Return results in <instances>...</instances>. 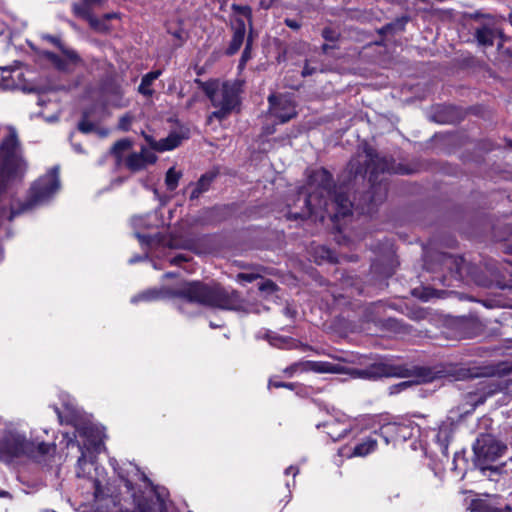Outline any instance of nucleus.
Returning a JSON list of instances; mask_svg holds the SVG:
<instances>
[{
  "instance_id": "28",
  "label": "nucleus",
  "mask_w": 512,
  "mask_h": 512,
  "mask_svg": "<svg viewBox=\"0 0 512 512\" xmlns=\"http://www.w3.org/2000/svg\"><path fill=\"white\" fill-rule=\"evenodd\" d=\"M80 450H81V456L78 458V461H77L76 474L78 477H85L87 474H90V470L86 471L85 466L87 465V461H86L85 453L82 450V448H80Z\"/></svg>"
},
{
  "instance_id": "43",
  "label": "nucleus",
  "mask_w": 512,
  "mask_h": 512,
  "mask_svg": "<svg viewBox=\"0 0 512 512\" xmlns=\"http://www.w3.org/2000/svg\"><path fill=\"white\" fill-rule=\"evenodd\" d=\"M103 0H84L86 6H90V9L94 6L102 4Z\"/></svg>"
},
{
  "instance_id": "56",
  "label": "nucleus",
  "mask_w": 512,
  "mask_h": 512,
  "mask_svg": "<svg viewBox=\"0 0 512 512\" xmlns=\"http://www.w3.org/2000/svg\"><path fill=\"white\" fill-rule=\"evenodd\" d=\"M99 443H100V441H97V440H92V441H91V444H92L93 446H95V447H96Z\"/></svg>"
},
{
  "instance_id": "11",
  "label": "nucleus",
  "mask_w": 512,
  "mask_h": 512,
  "mask_svg": "<svg viewBox=\"0 0 512 512\" xmlns=\"http://www.w3.org/2000/svg\"><path fill=\"white\" fill-rule=\"evenodd\" d=\"M234 33L232 36V39L230 41V44L226 50L227 55H234L236 54L239 49L241 48L245 34H246V26L242 19H237L233 25Z\"/></svg>"
},
{
  "instance_id": "46",
  "label": "nucleus",
  "mask_w": 512,
  "mask_h": 512,
  "mask_svg": "<svg viewBox=\"0 0 512 512\" xmlns=\"http://www.w3.org/2000/svg\"><path fill=\"white\" fill-rule=\"evenodd\" d=\"M298 472L299 470L294 466H290L285 470V474H293L294 477L298 474Z\"/></svg>"
},
{
  "instance_id": "47",
  "label": "nucleus",
  "mask_w": 512,
  "mask_h": 512,
  "mask_svg": "<svg viewBox=\"0 0 512 512\" xmlns=\"http://www.w3.org/2000/svg\"><path fill=\"white\" fill-rule=\"evenodd\" d=\"M184 260H185V258L182 255H178L171 260V263L178 264L179 262L184 261Z\"/></svg>"
},
{
  "instance_id": "36",
  "label": "nucleus",
  "mask_w": 512,
  "mask_h": 512,
  "mask_svg": "<svg viewBox=\"0 0 512 512\" xmlns=\"http://www.w3.org/2000/svg\"><path fill=\"white\" fill-rule=\"evenodd\" d=\"M260 277L259 274H256V273H239L237 275V280L239 282H253L255 281L256 279H258Z\"/></svg>"
},
{
  "instance_id": "18",
  "label": "nucleus",
  "mask_w": 512,
  "mask_h": 512,
  "mask_svg": "<svg viewBox=\"0 0 512 512\" xmlns=\"http://www.w3.org/2000/svg\"><path fill=\"white\" fill-rule=\"evenodd\" d=\"M485 401V398L476 393H468L465 396V403L459 408L460 412L463 414L471 413L475 410V408L482 404Z\"/></svg>"
},
{
  "instance_id": "8",
  "label": "nucleus",
  "mask_w": 512,
  "mask_h": 512,
  "mask_svg": "<svg viewBox=\"0 0 512 512\" xmlns=\"http://www.w3.org/2000/svg\"><path fill=\"white\" fill-rule=\"evenodd\" d=\"M157 156L149 149L142 147L140 152H132L125 158V166L132 172L145 169L148 165L154 164Z\"/></svg>"
},
{
  "instance_id": "6",
  "label": "nucleus",
  "mask_w": 512,
  "mask_h": 512,
  "mask_svg": "<svg viewBox=\"0 0 512 512\" xmlns=\"http://www.w3.org/2000/svg\"><path fill=\"white\" fill-rule=\"evenodd\" d=\"M507 447L491 434H481L473 445L476 464L482 469H492L491 463L504 455Z\"/></svg>"
},
{
  "instance_id": "9",
  "label": "nucleus",
  "mask_w": 512,
  "mask_h": 512,
  "mask_svg": "<svg viewBox=\"0 0 512 512\" xmlns=\"http://www.w3.org/2000/svg\"><path fill=\"white\" fill-rule=\"evenodd\" d=\"M352 374L361 378L399 376V367H388L385 365L372 366L370 369L353 370Z\"/></svg>"
},
{
  "instance_id": "40",
  "label": "nucleus",
  "mask_w": 512,
  "mask_h": 512,
  "mask_svg": "<svg viewBox=\"0 0 512 512\" xmlns=\"http://www.w3.org/2000/svg\"><path fill=\"white\" fill-rule=\"evenodd\" d=\"M284 23L286 26H288L289 28H291L293 30H298L301 27V24L298 21L290 19V18H286L284 20Z\"/></svg>"
},
{
  "instance_id": "52",
  "label": "nucleus",
  "mask_w": 512,
  "mask_h": 512,
  "mask_svg": "<svg viewBox=\"0 0 512 512\" xmlns=\"http://www.w3.org/2000/svg\"><path fill=\"white\" fill-rule=\"evenodd\" d=\"M329 48H330V46H329V45H327V44L322 45V51H323L324 53H326V52L328 51V49H329Z\"/></svg>"
},
{
  "instance_id": "1",
  "label": "nucleus",
  "mask_w": 512,
  "mask_h": 512,
  "mask_svg": "<svg viewBox=\"0 0 512 512\" xmlns=\"http://www.w3.org/2000/svg\"><path fill=\"white\" fill-rule=\"evenodd\" d=\"M26 170L27 164L22 157L17 137L11 134L0 146V224L46 203L60 188L59 168L55 166L33 183L27 201L19 209H15L4 191L10 184L21 180ZM1 257L2 249L0 248Z\"/></svg>"
},
{
  "instance_id": "15",
  "label": "nucleus",
  "mask_w": 512,
  "mask_h": 512,
  "mask_svg": "<svg viewBox=\"0 0 512 512\" xmlns=\"http://www.w3.org/2000/svg\"><path fill=\"white\" fill-rule=\"evenodd\" d=\"M181 143V137L177 134H170L167 138L160 141H151V146L157 151H167L176 148Z\"/></svg>"
},
{
  "instance_id": "21",
  "label": "nucleus",
  "mask_w": 512,
  "mask_h": 512,
  "mask_svg": "<svg viewBox=\"0 0 512 512\" xmlns=\"http://www.w3.org/2000/svg\"><path fill=\"white\" fill-rule=\"evenodd\" d=\"M34 447H35L34 456H30V457L38 459V460L40 457L53 454L56 449V446L54 444H48L45 442L38 443L37 445L34 444Z\"/></svg>"
},
{
  "instance_id": "20",
  "label": "nucleus",
  "mask_w": 512,
  "mask_h": 512,
  "mask_svg": "<svg viewBox=\"0 0 512 512\" xmlns=\"http://www.w3.org/2000/svg\"><path fill=\"white\" fill-rule=\"evenodd\" d=\"M371 169L370 181H376V177H374L375 171L386 172L392 170V166L386 158L376 157L375 159H371V164L368 166Z\"/></svg>"
},
{
  "instance_id": "44",
  "label": "nucleus",
  "mask_w": 512,
  "mask_h": 512,
  "mask_svg": "<svg viewBox=\"0 0 512 512\" xmlns=\"http://www.w3.org/2000/svg\"><path fill=\"white\" fill-rule=\"evenodd\" d=\"M512 508L510 505H506L504 509L501 508H490L489 512H511Z\"/></svg>"
},
{
  "instance_id": "7",
  "label": "nucleus",
  "mask_w": 512,
  "mask_h": 512,
  "mask_svg": "<svg viewBox=\"0 0 512 512\" xmlns=\"http://www.w3.org/2000/svg\"><path fill=\"white\" fill-rule=\"evenodd\" d=\"M268 101L270 113L279 120V123H286L297 114L294 104L285 96L270 95Z\"/></svg>"
},
{
  "instance_id": "41",
  "label": "nucleus",
  "mask_w": 512,
  "mask_h": 512,
  "mask_svg": "<svg viewBox=\"0 0 512 512\" xmlns=\"http://www.w3.org/2000/svg\"><path fill=\"white\" fill-rule=\"evenodd\" d=\"M348 431L349 430L347 428H344L339 433L329 431L328 434L331 436V438L333 440H339V439L343 438L348 433Z\"/></svg>"
},
{
  "instance_id": "3",
  "label": "nucleus",
  "mask_w": 512,
  "mask_h": 512,
  "mask_svg": "<svg viewBox=\"0 0 512 512\" xmlns=\"http://www.w3.org/2000/svg\"><path fill=\"white\" fill-rule=\"evenodd\" d=\"M309 193L297 202H301L300 211L288 212L289 219H304L312 214L328 209V201L336 206V217H345L351 213L353 204L349 197L341 191H332V176L325 169H318L309 176Z\"/></svg>"
},
{
  "instance_id": "22",
  "label": "nucleus",
  "mask_w": 512,
  "mask_h": 512,
  "mask_svg": "<svg viewBox=\"0 0 512 512\" xmlns=\"http://www.w3.org/2000/svg\"><path fill=\"white\" fill-rule=\"evenodd\" d=\"M181 178V173L176 171L174 167H171L165 177V183L167 185L168 190L173 191L176 189L179 179Z\"/></svg>"
},
{
  "instance_id": "5",
  "label": "nucleus",
  "mask_w": 512,
  "mask_h": 512,
  "mask_svg": "<svg viewBox=\"0 0 512 512\" xmlns=\"http://www.w3.org/2000/svg\"><path fill=\"white\" fill-rule=\"evenodd\" d=\"M204 90L212 105L217 108L209 117L210 119L212 117L220 121L225 119L240 103L237 83L225 82L220 86H207Z\"/></svg>"
},
{
  "instance_id": "24",
  "label": "nucleus",
  "mask_w": 512,
  "mask_h": 512,
  "mask_svg": "<svg viewBox=\"0 0 512 512\" xmlns=\"http://www.w3.org/2000/svg\"><path fill=\"white\" fill-rule=\"evenodd\" d=\"M46 57L49 59V61L59 70L61 71H67L69 70L68 63L65 59L61 58L55 53L47 52Z\"/></svg>"
},
{
  "instance_id": "27",
  "label": "nucleus",
  "mask_w": 512,
  "mask_h": 512,
  "mask_svg": "<svg viewBox=\"0 0 512 512\" xmlns=\"http://www.w3.org/2000/svg\"><path fill=\"white\" fill-rule=\"evenodd\" d=\"M317 72H323L321 65H313L312 59H308L305 61L303 70L301 72L303 77L311 76Z\"/></svg>"
},
{
  "instance_id": "49",
  "label": "nucleus",
  "mask_w": 512,
  "mask_h": 512,
  "mask_svg": "<svg viewBox=\"0 0 512 512\" xmlns=\"http://www.w3.org/2000/svg\"><path fill=\"white\" fill-rule=\"evenodd\" d=\"M73 147H74L75 151L78 152V153H83L84 152V150H83V148H82V146L80 144H74Z\"/></svg>"
},
{
  "instance_id": "45",
  "label": "nucleus",
  "mask_w": 512,
  "mask_h": 512,
  "mask_svg": "<svg viewBox=\"0 0 512 512\" xmlns=\"http://www.w3.org/2000/svg\"><path fill=\"white\" fill-rule=\"evenodd\" d=\"M376 189L380 190V191L382 192V195H381V197H379V198H375V197H373V198H372V201H373V202H376V201H378V200H379V201H380V200H382V197L386 195V187H385V186H382V185L380 184Z\"/></svg>"
},
{
  "instance_id": "37",
  "label": "nucleus",
  "mask_w": 512,
  "mask_h": 512,
  "mask_svg": "<svg viewBox=\"0 0 512 512\" xmlns=\"http://www.w3.org/2000/svg\"><path fill=\"white\" fill-rule=\"evenodd\" d=\"M86 20H88L91 27H93L97 31H104L106 29L105 24L102 21L92 17L91 14L88 18H86Z\"/></svg>"
},
{
  "instance_id": "50",
  "label": "nucleus",
  "mask_w": 512,
  "mask_h": 512,
  "mask_svg": "<svg viewBox=\"0 0 512 512\" xmlns=\"http://www.w3.org/2000/svg\"><path fill=\"white\" fill-rule=\"evenodd\" d=\"M168 245H169L171 248L185 247V245H183V244H179V243H174L173 241H171Z\"/></svg>"
},
{
  "instance_id": "2",
  "label": "nucleus",
  "mask_w": 512,
  "mask_h": 512,
  "mask_svg": "<svg viewBox=\"0 0 512 512\" xmlns=\"http://www.w3.org/2000/svg\"><path fill=\"white\" fill-rule=\"evenodd\" d=\"M181 298L189 303L218 308L222 310H241L244 299L239 292L225 288L219 283L206 284L199 281L185 283L178 289L166 287L148 289L132 299V303L155 301L166 298Z\"/></svg>"
},
{
  "instance_id": "34",
  "label": "nucleus",
  "mask_w": 512,
  "mask_h": 512,
  "mask_svg": "<svg viewBox=\"0 0 512 512\" xmlns=\"http://www.w3.org/2000/svg\"><path fill=\"white\" fill-rule=\"evenodd\" d=\"M397 429V426L395 424H387L381 427L380 433L383 436L386 444L389 443L388 435L394 432Z\"/></svg>"
},
{
  "instance_id": "51",
  "label": "nucleus",
  "mask_w": 512,
  "mask_h": 512,
  "mask_svg": "<svg viewBox=\"0 0 512 512\" xmlns=\"http://www.w3.org/2000/svg\"><path fill=\"white\" fill-rule=\"evenodd\" d=\"M422 300L427 301L430 298V294L425 293L419 296Z\"/></svg>"
},
{
  "instance_id": "4",
  "label": "nucleus",
  "mask_w": 512,
  "mask_h": 512,
  "mask_svg": "<svg viewBox=\"0 0 512 512\" xmlns=\"http://www.w3.org/2000/svg\"><path fill=\"white\" fill-rule=\"evenodd\" d=\"M121 481L126 493L130 495L133 508L120 502L117 504L115 499L106 493L99 479L92 480L95 500L114 504V509L109 512H166V503L159 495L154 492H149L148 495L137 494L130 480L122 477Z\"/></svg>"
},
{
  "instance_id": "26",
  "label": "nucleus",
  "mask_w": 512,
  "mask_h": 512,
  "mask_svg": "<svg viewBox=\"0 0 512 512\" xmlns=\"http://www.w3.org/2000/svg\"><path fill=\"white\" fill-rule=\"evenodd\" d=\"M73 12L76 16L86 19L90 15V6H86L84 0L82 3H74Z\"/></svg>"
},
{
  "instance_id": "16",
  "label": "nucleus",
  "mask_w": 512,
  "mask_h": 512,
  "mask_svg": "<svg viewBox=\"0 0 512 512\" xmlns=\"http://www.w3.org/2000/svg\"><path fill=\"white\" fill-rule=\"evenodd\" d=\"M376 447L377 440L375 438L368 437L354 447L351 456L364 457L373 452L376 449Z\"/></svg>"
},
{
  "instance_id": "57",
  "label": "nucleus",
  "mask_w": 512,
  "mask_h": 512,
  "mask_svg": "<svg viewBox=\"0 0 512 512\" xmlns=\"http://www.w3.org/2000/svg\"><path fill=\"white\" fill-rule=\"evenodd\" d=\"M409 382H402L400 385L403 386V387H406L408 386Z\"/></svg>"
},
{
  "instance_id": "53",
  "label": "nucleus",
  "mask_w": 512,
  "mask_h": 512,
  "mask_svg": "<svg viewBox=\"0 0 512 512\" xmlns=\"http://www.w3.org/2000/svg\"><path fill=\"white\" fill-rule=\"evenodd\" d=\"M140 260H141V258H140V257L131 258V259L129 260V263H135V262L140 261Z\"/></svg>"
},
{
  "instance_id": "55",
  "label": "nucleus",
  "mask_w": 512,
  "mask_h": 512,
  "mask_svg": "<svg viewBox=\"0 0 512 512\" xmlns=\"http://www.w3.org/2000/svg\"><path fill=\"white\" fill-rule=\"evenodd\" d=\"M429 380H431V377H428V376H423V377H422V381H423V382H427V381H429Z\"/></svg>"
},
{
  "instance_id": "13",
  "label": "nucleus",
  "mask_w": 512,
  "mask_h": 512,
  "mask_svg": "<svg viewBox=\"0 0 512 512\" xmlns=\"http://www.w3.org/2000/svg\"><path fill=\"white\" fill-rule=\"evenodd\" d=\"M501 31L495 26L483 25L475 32L478 43L482 46H492L497 37H501Z\"/></svg>"
},
{
  "instance_id": "58",
  "label": "nucleus",
  "mask_w": 512,
  "mask_h": 512,
  "mask_svg": "<svg viewBox=\"0 0 512 512\" xmlns=\"http://www.w3.org/2000/svg\"><path fill=\"white\" fill-rule=\"evenodd\" d=\"M312 64H313V65H319V64H318V61L313 60V59H312Z\"/></svg>"
},
{
  "instance_id": "17",
  "label": "nucleus",
  "mask_w": 512,
  "mask_h": 512,
  "mask_svg": "<svg viewBox=\"0 0 512 512\" xmlns=\"http://www.w3.org/2000/svg\"><path fill=\"white\" fill-rule=\"evenodd\" d=\"M213 178H214L213 175L205 174L200 177V179L197 181L196 184L191 185L192 191L190 194V199L191 200L198 199L202 193L207 191Z\"/></svg>"
},
{
  "instance_id": "54",
  "label": "nucleus",
  "mask_w": 512,
  "mask_h": 512,
  "mask_svg": "<svg viewBox=\"0 0 512 512\" xmlns=\"http://www.w3.org/2000/svg\"><path fill=\"white\" fill-rule=\"evenodd\" d=\"M174 36L177 38H182V32L181 31L175 32Z\"/></svg>"
},
{
  "instance_id": "60",
  "label": "nucleus",
  "mask_w": 512,
  "mask_h": 512,
  "mask_svg": "<svg viewBox=\"0 0 512 512\" xmlns=\"http://www.w3.org/2000/svg\"><path fill=\"white\" fill-rule=\"evenodd\" d=\"M87 432H88V428H86V429L84 430V434L86 435V434H87Z\"/></svg>"
},
{
  "instance_id": "12",
  "label": "nucleus",
  "mask_w": 512,
  "mask_h": 512,
  "mask_svg": "<svg viewBox=\"0 0 512 512\" xmlns=\"http://www.w3.org/2000/svg\"><path fill=\"white\" fill-rule=\"evenodd\" d=\"M308 371L317 373L342 374L348 373L344 366L327 361H307Z\"/></svg>"
},
{
  "instance_id": "25",
  "label": "nucleus",
  "mask_w": 512,
  "mask_h": 512,
  "mask_svg": "<svg viewBox=\"0 0 512 512\" xmlns=\"http://www.w3.org/2000/svg\"><path fill=\"white\" fill-rule=\"evenodd\" d=\"M306 364H307V361L295 362V363L291 364L290 366L286 367L283 370V372L287 377H292L297 372L308 371Z\"/></svg>"
},
{
  "instance_id": "19",
  "label": "nucleus",
  "mask_w": 512,
  "mask_h": 512,
  "mask_svg": "<svg viewBox=\"0 0 512 512\" xmlns=\"http://www.w3.org/2000/svg\"><path fill=\"white\" fill-rule=\"evenodd\" d=\"M131 147L132 142L129 139H121L111 147L110 152L115 157L117 165L122 163L123 153L129 150Z\"/></svg>"
},
{
  "instance_id": "38",
  "label": "nucleus",
  "mask_w": 512,
  "mask_h": 512,
  "mask_svg": "<svg viewBox=\"0 0 512 512\" xmlns=\"http://www.w3.org/2000/svg\"><path fill=\"white\" fill-rule=\"evenodd\" d=\"M322 37L327 41H336L338 38V35L334 30L331 28H324L322 31Z\"/></svg>"
},
{
  "instance_id": "32",
  "label": "nucleus",
  "mask_w": 512,
  "mask_h": 512,
  "mask_svg": "<svg viewBox=\"0 0 512 512\" xmlns=\"http://www.w3.org/2000/svg\"><path fill=\"white\" fill-rule=\"evenodd\" d=\"M251 46H252V39H251V37H248L244 51H243L241 59H240L241 67L244 66L246 64V62L251 58Z\"/></svg>"
},
{
  "instance_id": "31",
  "label": "nucleus",
  "mask_w": 512,
  "mask_h": 512,
  "mask_svg": "<svg viewBox=\"0 0 512 512\" xmlns=\"http://www.w3.org/2000/svg\"><path fill=\"white\" fill-rule=\"evenodd\" d=\"M258 288L262 293L270 295L276 291L277 285L272 280L267 279L261 282Z\"/></svg>"
},
{
  "instance_id": "35",
  "label": "nucleus",
  "mask_w": 512,
  "mask_h": 512,
  "mask_svg": "<svg viewBox=\"0 0 512 512\" xmlns=\"http://www.w3.org/2000/svg\"><path fill=\"white\" fill-rule=\"evenodd\" d=\"M132 120H133V118L131 115H129V114L123 115L119 120V124H118L119 129H121L123 131L129 130Z\"/></svg>"
},
{
  "instance_id": "29",
  "label": "nucleus",
  "mask_w": 512,
  "mask_h": 512,
  "mask_svg": "<svg viewBox=\"0 0 512 512\" xmlns=\"http://www.w3.org/2000/svg\"><path fill=\"white\" fill-rule=\"evenodd\" d=\"M60 50L65 56L64 59L67 61L68 67L71 64H77L80 61L78 54L74 50L68 49L65 46H63Z\"/></svg>"
},
{
  "instance_id": "33",
  "label": "nucleus",
  "mask_w": 512,
  "mask_h": 512,
  "mask_svg": "<svg viewBox=\"0 0 512 512\" xmlns=\"http://www.w3.org/2000/svg\"><path fill=\"white\" fill-rule=\"evenodd\" d=\"M296 384L294 383H286L275 380V378H270L268 387H275V388H287L290 390H293L295 388Z\"/></svg>"
},
{
  "instance_id": "10",
  "label": "nucleus",
  "mask_w": 512,
  "mask_h": 512,
  "mask_svg": "<svg viewBox=\"0 0 512 512\" xmlns=\"http://www.w3.org/2000/svg\"><path fill=\"white\" fill-rule=\"evenodd\" d=\"M502 372L507 375V378L499 380H491L487 386L486 394H494L498 391H505L512 394V364L505 365Z\"/></svg>"
},
{
  "instance_id": "59",
  "label": "nucleus",
  "mask_w": 512,
  "mask_h": 512,
  "mask_svg": "<svg viewBox=\"0 0 512 512\" xmlns=\"http://www.w3.org/2000/svg\"><path fill=\"white\" fill-rule=\"evenodd\" d=\"M165 276H166V277H172V276H173V274H172V273H167Z\"/></svg>"
},
{
  "instance_id": "23",
  "label": "nucleus",
  "mask_w": 512,
  "mask_h": 512,
  "mask_svg": "<svg viewBox=\"0 0 512 512\" xmlns=\"http://www.w3.org/2000/svg\"><path fill=\"white\" fill-rule=\"evenodd\" d=\"M464 260L461 257L451 256V255H445L443 257V263L446 267H448L450 270L455 268L456 273H460Z\"/></svg>"
},
{
  "instance_id": "48",
  "label": "nucleus",
  "mask_w": 512,
  "mask_h": 512,
  "mask_svg": "<svg viewBox=\"0 0 512 512\" xmlns=\"http://www.w3.org/2000/svg\"><path fill=\"white\" fill-rule=\"evenodd\" d=\"M136 236L139 238V240H140L141 242L149 243V239H150V237H149V236H146V235H140V234H136Z\"/></svg>"
},
{
  "instance_id": "30",
  "label": "nucleus",
  "mask_w": 512,
  "mask_h": 512,
  "mask_svg": "<svg viewBox=\"0 0 512 512\" xmlns=\"http://www.w3.org/2000/svg\"><path fill=\"white\" fill-rule=\"evenodd\" d=\"M78 129L83 133H90L95 130V125L88 120L87 113L83 114V119L79 122Z\"/></svg>"
},
{
  "instance_id": "14",
  "label": "nucleus",
  "mask_w": 512,
  "mask_h": 512,
  "mask_svg": "<svg viewBox=\"0 0 512 512\" xmlns=\"http://www.w3.org/2000/svg\"><path fill=\"white\" fill-rule=\"evenodd\" d=\"M160 75H161L160 70L151 71V72L145 74L142 77L141 83L138 87L139 93H141L142 95H144L146 97H151L154 93V90L151 89V85Z\"/></svg>"
},
{
  "instance_id": "42",
  "label": "nucleus",
  "mask_w": 512,
  "mask_h": 512,
  "mask_svg": "<svg viewBox=\"0 0 512 512\" xmlns=\"http://www.w3.org/2000/svg\"><path fill=\"white\" fill-rule=\"evenodd\" d=\"M233 8L237 11H239L244 16L250 17L251 16V9L247 6H236L234 5Z\"/></svg>"
},
{
  "instance_id": "39",
  "label": "nucleus",
  "mask_w": 512,
  "mask_h": 512,
  "mask_svg": "<svg viewBox=\"0 0 512 512\" xmlns=\"http://www.w3.org/2000/svg\"><path fill=\"white\" fill-rule=\"evenodd\" d=\"M43 38L49 41L50 43L56 45L59 49L63 47V44L61 43V40L58 37L52 35H45Z\"/></svg>"
}]
</instances>
